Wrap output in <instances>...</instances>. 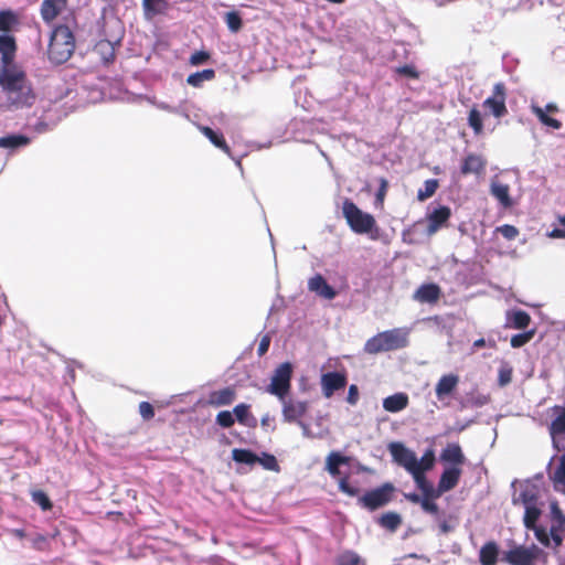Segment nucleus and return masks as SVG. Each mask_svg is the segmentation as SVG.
I'll use <instances>...</instances> for the list:
<instances>
[{
  "label": "nucleus",
  "instance_id": "1",
  "mask_svg": "<svg viewBox=\"0 0 565 565\" xmlns=\"http://www.w3.org/2000/svg\"><path fill=\"white\" fill-rule=\"evenodd\" d=\"M0 87L15 107L31 106L35 98L26 74L18 66L0 67Z\"/></svg>",
  "mask_w": 565,
  "mask_h": 565
},
{
  "label": "nucleus",
  "instance_id": "2",
  "mask_svg": "<svg viewBox=\"0 0 565 565\" xmlns=\"http://www.w3.org/2000/svg\"><path fill=\"white\" fill-rule=\"evenodd\" d=\"M75 47V35L70 25L57 24L50 34L47 58L55 65L64 64L72 57Z\"/></svg>",
  "mask_w": 565,
  "mask_h": 565
},
{
  "label": "nucleus",
  "instance_id": "3",
  "mask_svg": "<svg viewBox=\"0 0 565 565\" xmlns=\"http://www.w3.org/2000/svg\"><path fill=\"white\" fill-rule=\"evenodd\" d=\"M408 345L407 331L395 328L379 332L370 338L364 344V352L367 354H377L381 352L395 351Z\"/></svg>",
  "mask_w": 565,
  "mask_h": 565
},
{
  "label": "nucleus",
  "instance_id": "4",
  "mask_svg": "<svg viewBox=\"0 0 565 565\" xmlns=\"http://www.w3.org/2000/svg\"><path fill=\"white\" fill-rule=\"evenodd\" d=\"M502 561L509 565H547L548 553L535 544L515 545L503 553Z\"/></svg>",
  "mask_w": 565,
  "mask_h": 565
},
{
  "label": "nucleus",
  "instance_id": "5",
  "mask_svg": "<svg viewBox=\"0 0 565 565\" xmlns=\"http://www.w3.org/2000/svg\"><path fill=\"white\" fill-rule=\"evenodd\" d=\"M342 215L355 234H369L377 230L375 217L370 213L363 212L350 199H344L342 203Z\"/></svg>",
  "mask_w": 565,
  "mask_h": 565
},
{
  "label": "nucleus",
  "instance_id": "6",
  "mask_svg": "<svg viewBox=\"0 0 565 565\" xmlns=\"http://www.w3.org/2000/svg\"><path fill=\"white\" fill-rule=\"evenodd\" d=\"M294 366L290 362L280 363L273 372L266 392L278 399L287 397L291 390Z\"/></svg>",
  "mask_w": 565,
  "mask_h": 565
},
{
  "label": "nucleus",
  "instance_id": "7",
  "mask_svg": "<svg viewBox=\"0 0 565 565\" xmlns=\"http://www.w3.org/2000/svg\"><path fill=\"white\" fill-rule=\"evenodd\" d=\"M395 487L391 482H385L381 487L366 491L359 498V503L369 511H375L393 499Z\"/></svg>",
  "mask_w": 565,
  "mask_h": 565
},
{
  "label": "nucleus",
  "instance_id": "8",
  "mask_svg": "<svg viewBox=\"0 0 565 565\" xmlns=\"http://www.w3.org/2000/svg\"><path fill=\"white\" fill-rule=\"evenodd\" d=\"M507 87L504 83L499 82L493 86L492 95L486 98L482 107L487 115H492L494 118L500 119L508 114L507 108Z\"/></svg>",
  "mask_w": 565,
  "mask_h": 565
},
{
  "label": "nucleus",
  "instance_id": "9",
  "mask_svg": "<svg viewBox=\"0 0 565 565\" xmlns=\"http://www.w3.org/2000/svg\"><path fill=\"white\" fill-rule=\"evenodd\" d=\"M550 509L552 522L550 531L547 532L551 541L550 547L557 552L565 539V514L557 501L551 502Z\"/></svg>",
  "mask_w": 565,
  "mask_h": 565
},
{
  "label": "nucleus",
  "instance_id": "10",
  "mask_svg": "<svg viewBox=\"0 0 565 565\" xmlns=\"http://www.w3.org/2000/svg\"><path fill=\"white\" fill-rule=\"evenodd\" d=\"M541 515V510L535 504H527L523 518L524 526L534 531L536 540L544 546H551L547 530L543 526H536V522Z\"/></svg>",
  "mask_w": 565,
  "mask_h": 565
},
{
  "label": "nucleus",
  "instance_id": "11",
  "mask_svg": "<svg viewBox=\"0 0 565 565\" xmlns=\"http://www.w3.org/2000/svg\"><path fill=\"white\" fill-rule=\"evenodd\" d=\"M281 403V413L284 422L301 424V418L307 414L309 403L307 401H296L284 397L279 399Z\"/></svg>",
  "mask_w": 565,
  "mask_h": 565
},
{
  "label": "nucleus",
  "instance_id": "12",
  "mask_svg": "<svg viewBox=\"0 0 565 565\" xmlns=\"http://www.w3.org/2000/svg\"><path fill=\"white\" fill-rule=\"evenodd\" d=\"M388 450L393 460L399 466L404 467L409 473L417 469L416 455L406 448L402 443H391Z\"/></svg>",
  "mask_w": 565,
  "mask_h": 565
},
{
  "label": "nucleus",
  "instance_id": "13",
  "mask_svg": "<svg viewBox=\"0 0 565 565\" xmlns=\"http://www.w3.org/2000/svg\"><path fill=\"white\" fill-rule=\"evenodd\" d=\"M531 113L535 115L539 121L550 128L558 130L562 128L563 124L561 120L551 117L548 114H556L559 111L558 106L555 103H548L544 108L539 106L535 103H532L530 106Z\"/></svg>",
  "mask_w": 565,
  "mask_h": 565
},
{
  "label": "nucleus",
  "instance_id": "14",
  "mask_svg": "<svg viewBox=\"0 0 565 565\" xmlns=\"http://www.w3.org/2000/svg\"><path fill=\"white\" fill-rule=\"evenodd\" d=\"M347 375L340 372H328L321 376V388L324 397L330 398L334 392L345 387Z\"/></svg>",
  "mask_w": 565,
  "mask_h": 565
},
{
  "label": "nucleus",
  "instance_id": "15",
  "mask_svg": "<svg viewBox=\"0 0 565 565\" xmlns=\"http://www.w3.org/2000/svg\"><path fill=\"white\" fill-rule=\"evenodd\" d=\"M68 0H43L40 14L44 23L52 24L66 9Z\"/></svg>",
  "mask_w": 565,
  "mask_h": 565
},
{
  "label": "nucleus",
  "instance_id": "16",
  "mask_svg": "<svg viewBox=\"0 0 565 565\" xmlns=\"http://www.w3.org/2000/svg\"><path fill=\"white\" fill-rule=\"evenodd\" d=\"M487 159L477 153H468L461 162L460 172L462 175H481L486 172Z\"/></svg>",
  "mask_w": 565,
  "mask_h": 565
},
{
  "label": "nucleus",
  "instance_id": "17",
  "mask_svg": "<svg viewBox=\"0 0 565 565\" xmlns=\"http://www.w3.org/2000/svg\"><path fill=\"white\" fill-rule=\"evenodd\" d=\"M451 216V210L449 206L441 205L438 209H435L431 213L428 214V226L427 234L433 235L438 232L443 226L447 224Z\"/></svg>",
  "mask_w": 565,
  "mask_h": 565
},
{
  "label": "nucleus",
  "instance_id": "18",
  "mask_svg": "<svg viewBox=\"0 0 565 565\" xmlns=\"http://www.w3.org/2000/svg\"><path fill=\"white\" fill-rule=\"evenodd\" d=\"M15 52V39L12 35L0 34L1 67L17 66L14 64Z\"/></svg>",
  "mask_w": 565,
  "mask_h": 565
},
{
  "label": "nucleus",
  "instance_id": "19",
  "mask_svg": "<svg viewBox=\"0 0 565 565\" xmlns=\"http://www.w3.org/2000/svg\"><path fill=\"white\" fill-rule=\"evenodd\" d=\"M459 384V376L454 373L443 375L435 386V394L438 401L450 396Z\"/></svg>",
  "mask_w": 565,
  "mask_h": 565
},
{
  "label": "nucleus",
  "instance_id": "20",
  "mask_svg": "<svg viewBox=\"0 0 565 565\" xmlns=\"http://www.w3.org/2000/svg\"><path fill=\"white\" fill-rule=\"evenodd\" d=\"M553 419L548 426V433L553 440L565 436V405H554L552 408Z\"/></svg>",
  "mask_w": 565,
  "mask_h": 565
},
{
  "label": "nucleus",
  "instance_id": "21",
  "mask_svg": "<svg viewBox=\"0 0 565 565\" xmlns=\"http://www.w3.org/2000/svg\"><path fill=\"white\" fill-rule=\"evenodd\" d=\"M462 470L459 467H449L446 468L438 482V492L441 495L445 492H448L457 487L460 477H461Z\"/></svg>",
  "mask_w": 565,
  "mask_h": 565
},
{
  "label": "nucleus",
  "instance_id": "22",
  "mask_svg": "<svg viewBox=\"0 0 565 565\" xmlns=\"http://www.w3.org/2000/svg\"><path fill=\"white\" fill-rule=\"evenodd\" d=\"M308 289L328 300H332L337 297L334 288L331 287L320 274H317L309 279Z\"/></svg>",
  "mask_w": 565,
  "mask_h": 565
},
{
  "label": "nucleus",
  "instance_id": "23",
  "mask_svg": "<svg viewBox=\"0 0 565 565\" xmlns=\"http://www.w3.org/2000/svg\"><path fill=\"white\" fill-rule=\"evenodd\" d=\"M440 460L446 463H450L451 467H459L466 462V457L459 444H448L440 454Z\"/></svg>",
  "mask_w": 565,
  "mask_h": 565
},
{
  "label": "nucleus",
  "instance_id": "24",
  "mask_svg": "<svg viewBox=\"0 0 565 565\" xmlns=\"http://www.w3.org/2000/svg\"><path fill=\"white\" fill-rule=\"evenodd\" d=\"M440 297V288L436 284H424L415 292L414 298L423 303H435Z\"/></svg>",
  "mask_w": 565,
  "mask_h": 565
},
{
  "label": "nucleus",
  "instance_id": "25",
  "mask_svg": "<svg viewBox=\"0 0 565 565\" xmlns=\"http://www.w3.org/2000/svg\"><path fill=\"white\" fill-rule=\"evenodd\" d=\"M409 398L406 393H396L383 399V408L390 413H398L408 406Z\"/></svg>",
  "mask_w": 565,
  "mask_h": 565
},
{
  "label": "nucleus",
  "instance_id": "26",
  "mask_svg": "<svg viewBox=\"0 0 565 565\" xmlns=\"http://www.w3.org/2000/svg\"><path fill=\"white\" fill-rule=\"evenodd\" d=\"M499 557V546L494 541L484 543L479 551V562L481 565H497Z\"/></svg>",
  "mask_w": 565,
  "mask_h": 565
},
{
  "label": "nucleus",
  "instance_id": "27",
  "mask_svg": "<svg viewBox=\"0 0 565 565\" xmlns=\"http://www.w3.org/2000/svg\"><path fill=\"white\" fill-rule=\"evenodd\" d=\"M234 416L241 425L248 428H256L257 418L250 413V405L241 403L233 409Z\"/></svg>",
  "mask_w": 565,
  "mask_h": 565
},
{
  "label": "nucleus",
  "instance_id": "28",
  "mask_svg": "<svg viewBox=\"0 0 565 565\" xmlns=\"http://www.w3.org/2000/svg\"><path fill=\"white\" fill-rule=\"evenodd\" d=\"M236 398V392L233 387H224L210 394V404L213 406L231 405Z\"/></svg>",
  "mask_w": 565,
  "mask_h": 565
},
{
  "label": "nucleus",
  "instance_id": "29",
  "mask_svg": "<svg viewBox=\"0 0 565 565\" xmlns=\"http://www.w3.org/2000/svg\"><path fill=\"white\" fill-rule=\"evenodd\" d=\"M531 322L530 315L521 309L511 310L507 312V324L510 328L523 330L529 327Z\"/></svg>",
  "mask_w": 565,
  "mask_h": 565
},
{
  "label": "nucleus",
  "instance_id": "30",
  "mask_svg": "<svg viewBox=\"0 0 565 565\" xmlns=\"http://www.w3.org/2000/svg\"><path fill=\"white\" fill-rule=\"evenodd\" d=\"M142 9L146 19H152L156 15L164 14L169 9L167 0H142Z\"/></svg>",
  "mask_w": 565,
  "mask_h": 565
},
{
  "label": "nucleus",
  "instance_id": "31",
  "mask_svg": "<svg viewBox=\"0 0 565 565\" xmlns=\"http://www.w3.org/2000/svg\"><path fill=\"white\" fill-rule=\"evenodd\" d=\"M550 479L553 484V489L565 495V452L559 457V463Z\"/></svg>",
  "mask_w": 565,
  "mask_h": 565
},
{
  "label": "nucleus",
  "instance_id": "32",
  "mask_svg": "<svg viewBox=\"0 0 565 565\" xmlns=\"http://www.w3.org/2000/svg\"><path fill=\"white\" fill-rule=\"evenodd\" d=\"M414 478V481L417 486V488L422 491L423 495H431L437 494L440 495L438 492V487L435 488L434 484L427 480L426 475L420 471V469H416L411 473Z\"/></svg>",
  "mask_w": 565,
  "mask_h": 565
},
{
  "label": "nucleus",
  "instance_id": "33",
  "mask_svg": "<svg viewBox=\"0 0 565 565\" xmlns=\"http://www.w3.org/2000/svg\"><path fill=\"white\" fill-rule=\"evenodd\" d=\"M490 191L491 194L501 203L502 206H512V200L510 198V186L508 184L492 182Z\"/></svg>",
  "mask_w": 565,
  "mask_h": 565
},
{
  "label": "nucleus",
  "instance_id": "34",
  "mask_svg": "<svg viewBox=\"0 0 565 565\" xmlns=\"http://www.w3.org/2000/svg\"><path fill=\"white\" fill-rule=\"evenodd\" d=\"M200 131L218 149L223 152L230 154L231 149L226 143L224 136L221 132L213 130L207 126H201Z\"/></svg>",
  "mask_w": 565,
  "mask_h": 565
},
{
  "label": "nucleus",
  "instance_id": "35",
  "mask_svg": "<svg viewBox=\"0 0 565 565\" xmlns=\"http://www.w3.org/2000/svg\"><path fill=\"white\" fill-rule=\"evenodd\" d=\"M350 458L347 456H342L338 452H331L327 457V470L332 477H338L340 475L339 467L341 465L349 463Z\"/></svg>",
  "mask_w": 565,
  "mask_h": 565
},
{
  "label": "nucleus",
  "instance_id": "36",
  "mask_svg": "<svg viewBox=\"0 0 565 565\" xmlns=\"http://www.w3.org/2000/svg\"><path fill=\"white\" fill-rule=\"evenodd\" d=\"M468 125L476 136H480L483 132V117L477 106L469 110Z\"/></svg>",
  "mask_w": 565,
  "mask_h": 565
},
{
  "label": "nucleus",
  "instance_id": "37",
  "mask_svg": "<svg viewBox=\"0 0 565 565\" xmlns=\"http://www.w3.org/2000/svg\"><path fill=\"white\" fill-rule=\"evenodd\" d=\"M379 524L391 532H395L402 524V518L396 512H386L379 519Z\"/></svg>",
  "mask_w": 565,
  "mask_h": 565
},
{
  "label": "nucleus",
  "instance_id": "38",
  "mask_svg": "<svg viewBox=\"0 0 565 565\" xmlns=\"http://www.w3.org/2000/svg\"><path fill=\"white\" fill-rule=\"evenodd\" d=\"M18 24H19V18L13 11H11V10H1L0 11V31L1 32H10Z\"/></svg>",
  "mask_w": 565,
  "mask_h": 565
},
{
  "label": "nucleus",
  "instance_id": "39",
  "mask_svg": "<svg viewBox=\"0 0 565 565\" xmlns=\"http://www.w3.org/2000/svg\"><path fill=\"white\" fill-rule=\"evenodd\" d=\"M30 139L23 135H9L0 138V148L15 149L26 146Z\"/></svg>",
  "mask_w": 565,
  "mask_h": 565
},
{
  "label": "nucleus",
  "instance_id": "40",
  "mask_svg": "<svg viewBox=\"0 0 565 565\" xmlns=\"http://www.w3.org/2000/svg\"><path fill=\"white\" fill-rule=\"evenodd\" d=\"M232 458L234 461L246 465H254L258 460V456L248 449L235 448L232 451Z\"/></svg>",
  "mask_w": 565,
  "mask_h": 565
},
{
  "label": "nucleus",
  "instance_id": "41",
  "mask_svg": "<svg viewBox=\"0 0 565 565\" xmlns=\"http://www.w3.org/2000/svg\"><path fill=\"white\" fill-rule=\"evenodd\" d=\"M215 77V72L212 68L203 70L201 72H196L190 74L186 78L189 85L193 87H200L204 81H211Z\"/></svg>",
  "mask_w": 565,
  "mask_h": 565
},
{
  "label": "nucleus",
  "instance_id": "42",
  "mask_svg": "<svg viewBox=\"0 0 565 565\" xmlns=\"http://www.w3.org/2000/svg\"><path fill=\"white\" fill-rule=\"evenodd\" d=\"M363 564L360 555L353 551H344L335 558V565H361Z\"/></svg>",
  "mask_w": 565,
  "mask_h": 565
},
{
  "label": "nucleus",
  "instance_id": "43",
  "mask_svg": "<svg viewBox=\"0 0 565 565\" xmlns=\"http://www.w3.org/2000/svg\"><path fill=\"white\" fill-rule=\"evenodd\" d=\"M438 185L439 183L438 180L436 179L426 180L424 183V189H419L417 192V199L419 201H425L429 199L436 193Z\"/></svg>",
  "mask_w": 565,
  "mask_h": 565
},
{
  "label": "nucleus",
  "instance_id": "44",
  "mask_svg": "<svg viewBox=\"0 0 565 565\" xmlns=\"http://www.w3.org/2000/svg\"><path fill=\"white\" fill-rule=\"evenodd\" d=\"M224 20L228 30L233 33H237L243 26L242 17L237 11L225 13Z\"/></svg>",
  "mask_w": 565,
  "mask_h": 565
},
{
  "label": "nucleus",
  "instance_id": "45",
  "mask_svg": "<svg viewBox=\"0 0 565 565\" xmlns=\"http://www.w3.org/2000/svg\"><path fill=\"white\" fill-rule=\"evenodd\" d=\"M440 495H437V494L423 495V498L420 499V503H419L423 511H425L426 513L433 514V515H437L439 512V508H438L437 503L435 502V500L438 499Z\"/></svg>",
  "mask_w": 565,
  "mask_h": 565
},
{
  "label": "nucleus",
  "instance_id": "46",
  "mask_svg": "<svg viewBox=\"0 0 565 565\" xmlns=\"http://www.w3.org/2000/svg\"><path fill=\"white\" fill-rule=\"evenodd\" d=\"M32 500L38 505H40L43 511H49L53 507L49 495L42 490H36L32 492Z\"/></svg>",
  "mask_w": 565,
  "mask_h": 565
},
{
  "label": "nucleus",
  "instance_id": "47",
  "mask_svg": "<svg viewBox=\"0 0 565 565\" xmlns=\"http://www.w3.org/2000/svg\"><path fill=\"white\" fill-rule=\"evenodd\" d=\"M535 334V330L525 331L523 333L514 334L511 338V347L512 348H521L529 343Z\"/></svg>",
  "mask_w": 565,
  "mask_h": 565
},
{
  "label": "nucleus",
  "instance_id": "48",
  "mask_svg": "<svg viewBox=\"0 0 565 565\" xmlns=\"http://www.w3.org/2000/svg\"><path fill=\"white\" fill-rule=\"evenodd\" d=\"M257 462H259L266 470L278 471L279 465L274 455L263 452L262 457H258Z\"/></svg>",
  "mask_w": 565,
  "mask_h": 565
},
{
  "label": "nucleus",
  "instance_id": "49",
  "mask_svg": "<svg viewBox=\"0 0 565 565\" xmlns=\"http://www.w3.org/2000/svg\"><path fill=\"white\" fill-rule=\"evenodd\" d=\"M215 422L222 428H230L235 423L234 413L230 411H222L216 415Z\"/></svg>",
  "mask_w": 565,
  "mask_h": 565
},
{
  "label": "nucleus",
  "instance_id": "50",
  "mask_svg": "<svg viewBox=\"0 0 565 565\" xmlns=\"http://www.w3.org/2000/svg\"><path fill=\"white\" fill-rule=\"evenodd\" d=\"M513 370L509 364H503L498 372V384L503 387L511 383Z\"/></svg>",
  "mask_w": 565,
  "mask_h": 565
},
{
  "label": "nucleus",
  "instance_id": "51",
  "mask_svg": "<svg viewBox=\"0 0 565 565\" xmlns=\"http://www.w3.org/2000/svg\"><path fill=\"white\" fill-rule=\"evenodd\" d=\"M435 457L433 451H427L420 459V461L417 460V468L420 469L423 473H425L427 470H430L434 466Z\"/></svg>",
  "mask_w": 565,
  "mask_h": 565
},
{
  "label": "nucleus",
  "instance_id": "52",
  "mask_svg": "<svg viewBox=\"0 0 565 565\" xmlns=\"http://www.w3.org/2000/svg\"><path fill=\"white\" fill-rule=\"evenodd\" d=\"M395 73L413 79H417L419 77V73L416 67L408 64L396 67Z\"/></svg>",
  "mask_w": 565,
  "mask_h": 565
},
{
  "label": "nucleus",
  "instance_id": "53",
  "mask_svg": "<svg viewBox=\"0 0 565 565\" xmlns=\"http://www.w3.org/2000/svg\"><path fill=\"white\" fill-rule=\"evenodd\" d=\"M497 232L501 233L502 236L509 241L514 239L519 235V230L514 225L504 224L495 230Z\"/></svg>",
  "mask_w": 565,
  "mask_h": 565
},
{
  "label": "nucleus",
  "instance_id": "54",
  "mask_svg": "<svg viewBox=\"0 0 565 565\" xmlns=\"http://www.w3.org/2000/svg\"><path fill=\"white\" fill-rule=\"evenodd\" d=\"M379 182H380V188L375 194V202H376V204L383 206L384 200H385V196L387 193V189H388V182L385 178H380Z\"/></svg>",
  "mask_w": 565,
  "mask_h": 565
},
{
  "label": "nucleus",
  "instance_id": "55",
  "mask_svg": "<svg viewBox=\"0 0 565 565\" xmlns=\"http://www.w3.org/2000/svg\"><path fill=\"white\" fill-rule=\"evenodd\" d=\"M339 490L350 497H355L359 493V489L355 487H352L349 483V477H343L339 480Z\"/></svg>",
  "mask_w": 565,
  "mask_h": 565
},
{
  "label": "nucleus",
  "instance_id": "56",
  "mask_svg": "<svg viewBox=\"0 0 565 565\" xmlns=\"http://www.w3.org/2000/svg\"><path fill=\"white\" fill-rule=\"evenodd\" d=\"M139 414L145 420H150L154 416V408L149 402H141L139 404Z\"/></svg>",
  "mask_w": 565,
  "mask_h": 565
},
{
  "label": "nucleus",
  "instance_id": "57",
  "mask_svg": "<svg viewBox=\"0 0 565 565\" xmlns=\"http://www.w3.org/2000/svg\"><path fill=\"white\" fill-rule=\"evenodd\" d=\"M210 58V55L205 51H196L190 57V63L192 65H201L205 63Z\"/></svg>",
  "mask_w": 565,
  "mask_h": 565
},
{
  "label": "nucleus",
  "instance_id": "58",
  "mask_svg": "<svg viewBox=\"0 0 565 565\" xmlns=\"http://www.w3.org/2000/svg\"><path fill=\"white\" fill-rule=\"evenodd\" d=\"M269 345H270V337L268 334H265L259 341V344L257 348V354L259 356H263L264 354H266L269 349Z\"/></svg>",
  "mask_w": 565,
  "mask_h": 565
},
{
  "label": "nucleus",
  "instance_id": "59",
  "mask_svg": "<svg viewBox=\"0 0 565 565\" xmlns=\"http://www.w3.org/2000/svg\"><path fill=\"white\" fill-rule=\"evenodd\" d=\"M347 401L350 405H355L359 401V388L355 384L350 385Z\"/></svg>",
  "mask_w": 565,
  "mask_h": 565
},
{
  "label": "nucleus",
  "instance_id": "60",
  "mask_svg": "<svg viewBox=\"0 0 565 565\" xmlns=\"http://www.w3.org/2000/svg\"><path fill=\"white\" fill-rule=\"evenodd\" d=\"M520 500L522 501V503L526 508L527 504H535L536 497H535V494H533V493H531L529 491H522L520 493Z\"/></svg>",
  "mask_w": 565,
  "mask_h": 565
},
{
  "label": "nucleus",
  "instance_id": "61",
  "mask_svg": "<svg viewBox=\"0 0 565 565\" xmlns=\"http://www.w3.org/2000/svg\"><path fill=\"white\" fill-rule=\"evenodd\" d=\"M404 498L412 502V503H415V504H419L420 503V499L423 498V494L419 495L415 492H412V493H404Z\"/></svg>",
  "mask_w": 565,
  "mask_h": 565
},
{
  "label": "nucleus",
  "instance_id": "62",
  "mask_svg": "<svg viewBox=\"0 0 565 565\" xmlns=\"http://www.w3.org/2000/svg\"><path fill=\"white\" fill-rule=\"evenodd\" d=\"M550 238H565V230L554 228L547 233Z\"/></svg>",
  "mask_w": 565,
  "mask_h": 565
},
{
  "label": "nucleus",
  "instance_id": "63",
  "mask_svg": "<svg viewBox=\"0 0 565 565\" xmlns=\"http://www.w3.org/2000/svg\"><path fill=\"white\" fill-rule=\"evenodd\" d=\"M273 422V418L269 416V414H265L260 419V425L263 428H267L270 426Z\"/></svg>",
  "mask_w": 565,
  "mask_h": 565
},
{
  "label": "nucleus",
  "instance_id": "64",
  "mask_svg": "<svg viewBox=\"0 0 565 565\" xmlns=\"http://www.w3.org/2000/svg\"><path fill=\"white\" fill-rule=\"evenodd\" d=\"M486 345V340L483 338H480L473 342V348L479 349L483 348Z\"/></svg>",
  "mask_w": 565,
  "mask_h": 565
}]
</instances>
